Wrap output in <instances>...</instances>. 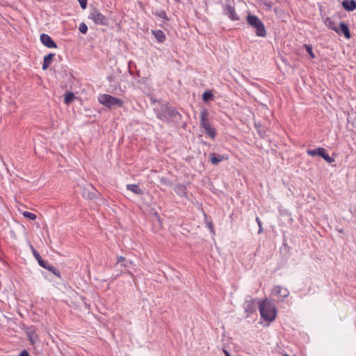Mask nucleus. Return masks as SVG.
I'll list each match as a JSON object with an SVG mask.
<instances>
[{
	"label": "nucleus",
	"mask_w": 356,
	"mask_h": 356,
	"mask_svg": "<svg viewBox=\"0 0 356 356\" xmlns=\"http://www.w3.org/2000/svg\"><path fill=\"white\" fill-rule=\"evenodd\" d=\"M98 101L100 104L108 108L113 106L122 107L123 105V101L122 99L107 94H100L98 96Z\"/></svg>",
	"instance_id": "nucleus-3"
},
{
	"label": "nucleus",
	"mask_w": 356,
	"mask_h": 356,
	"mask_svg": "<svg viewBox=\"0 0 356 356\" xmlns=\"http://www.w3.org/2000/svg\"><path fill=\"white\" fill-rule=\"evenodd\" d=\"M88 26L86 25V23L84 22H82L79 24V31L81 33H86L87 31H88Z\"/></svg>",
	"instance_id": "nucleus-26"
},
{
	"label": "nucleus",
	"mask_w": 356,
	"mask_h": 356,
	"mask_svg": "<svg viewBox=\"0 0 356 356\" xmlns=\"http://www.w3.org/2000/svg\"><path fill=\"white\" fill-rule=\"evenodd\" d=\"M228 159H229L228 155H220V154L216 155L214 153H211L209 154V160L213 165H218L221 161H222L224 160H228Z\"/></svg>",
	"instance_id": "nucleus-11"
},
{
	"label": "nucleus",
	"mask_w": 356,
	"mask_h": 356,
	"mask_svg": "<svg viewBox=\"0 0 356 356\" xmlns=\"http://www.w3.org/2000/svg\"><path fill=\"white\" fill-rule=\"evenodd\" d=\"M200 126L202 127L205 133L211 138H214L216 135V130L210 124L208 119V112L204 109L200 113Z\"/></svg>",
	"instance_id": "nucleus-4"
},
{
	"label": "nucleus",
	"mask_w": 356,
	"mask_h": 356,
	"mask_svg": "<svg viewBox=\"0 0 356 356\" xmlns=\"http://www.w3.org/2000/svg\"><path fill=\"white\" fill-rule=\"evenodd\" d=\"M284 356H289V355H287V354H285Z\"/></svg>",
	"instance_id": "nucleus-34"
},
{
	"label": "nucleus",
	"mask_w": 356,
	"mask_h": 356,
	"mask_svg": "<svg viewBox=\"0 0 356 356\" xmlns=\"http://www.w3.org/2000/svg\"><path fill=\"white\" fill-rule=\"evenodd\" d=\"M60 76L64 79L61 82V87H67V86H71L73 83L74 76L72 74L68 72L67 70H64L63 71L59 73Z\"/></svg>",
	"instance_id": "nucleus-7"
},
{
	"label": "nucleus",
	"mask_w": 356,
	"mask_h": 356,
	"mask_svg": "<svg viewBox=\"0 0 356 356\" xmlns=\"http://www.w3.org/2000/svg\"><path fill=\"white\" fill-rule=\"evenodd\" d=\"M54 56H55L54 54L49 53L44 57L42 66V69L43 70H47L49 67V65H51V63L53 60V58L54 57Z\"/></svg>",
	"instance_id": "nucleus-13"
},
{
	"label": "nucleus",
	"mask_w": 356,
	"mask_h": 356,
	"mask_svg": "<svg viewBox=\"0 0 356 356\" xmlns=\"http://www.w3.org/2000/svg\"><path fill=\"white\" fill-rule=\"evenodd\" d=\"M124 260L125 259L123 257H118L117 264H122Z\"/></svg>",
	"instance_id": "nucleus-29"
},
{
	"label": "nucleus",
	"mask_w": 356,
	"mask_h": 356,
	"mask_svg": "<svg viewBox=\"0 0 356 356\" xmlns=\"http://www.w3.org/2000/svg\"><path fill=\"white\" fill-rule=\"evenodd\" d=\"M152 33L159 42H163L165 40V35L161 30H152Z\"/></svg>",
	"instance_id": "nucleus-17"
},
{
	"label": "nucleus",
	"mask_w": 356,
	"mask_h": 356,
	"mask_svg": "<svg viewBox=\"0 0 356 356\" xmlns=\"http://www.w3.org/2000/svg\"><path fill=\"white\" fill-rule=\"evenodd\" d=\"M75 96L72 92L67 91L64 95V103L67 105H70L74 100Z\"/></svg>",
	"instance_id": "nucleus-21"
},
{
	"label": "nucleus",
	"mask_w": 356,
	"mask_h": 356,
	"mask_svg": "<svg viewBox=\"0 0 356 356\" xmlns=\"http://www.w3.org/2000/svg\"><path fill=\"white\" fill-rule=\"evenodd\" d=\"M78 1L80 3L81 7L83 9H86L87 8L88 0H78Z\"/></svg>",
	"instance_id": "nucleus-28"
},
{
	"label": "nucleus",
	"mask_w": 356,
	"mask_h": 356,
	"mask_svg": "<svg viewBox=\"0 0 356 356\" xmlns=\"http://www.w3.org/2000/svg\"><path fill=\"white\" fill-rule=\"evenodd\" d=\"M342 6L346 10L353 11L356 9V1L354 0H344Z\"/></svg>",
	"instance_id": "nucleus-15"
},
{
	"label": "nucleus",
	"mask_w": 356,
	"mask_h": 356,
	"mask_svg": "<svg viewBox=\"0 0 356 356\" xmlns=\"http://www.w3.org/2000/svg\"><path fill=\"white\" fill-rule=\"evenodd\" d=\"M273 293L275 296L281 298H286L289 294V292L287 289L282 288L280 286H275L273 289Z\"/></svg>",
	"instance_id": "nucleus-12"
},
{
	"label": "nucleus",
	"mask_w": 356,
	"mask_h": 356,
	"mask_svg": "<svg viewBox=\"0 0 356 356\" xmlns=\"http://www.w3.org/2000/svg\"><path fill=\"white\" fill-rule=\"evenodd\" d=\"M255 220H256V222L258 224V227H259L258 233L261 234V233L263 232V227H262L261 221V220H260V218L259 217H256Z\"/></svg>",
	"instance_id": "nucleus-27"
},
{
	"label": "nucleus",
	"mask_w": 356,
	"mask_h": 356,
	"mask_svg": "<svg viewBox=\"0 0 356 356\" xmlns=\"http://www.w3.org/2000/svg\"><path fill=\"white\" fill-rule=\"evenodd\" d=\"M40 41L42 44L48 47V48H57L58 46L56 43L53 40V39L47 34L42 33L40 35Z\"/></svg>",
	"instance_id": "nucleus-9"
},
{
	"label": "nucleus",
	"mask_w": 356,
	"mask_h": 356,
	"mask_svg": "<svg viewBox=\"0 0 356 356\" xmlns=\"http://www.w3.org/2000/svg\"><path fill=\"white\" fill-rule=\"evenodd\" d=\"M304 47L305 48L307 52L309 54L312 58H315V55L313 52L312 47L311 45L304 44Z\"/></svg>",
	"instance_id": "nucleus-25"
},
{
	"label": "nucleus",
	"mask_w": 356,
	"mask_h": 356,
	"mask_svg": "<svg viewBox=\"0 0 356 356\" xmlns=\"http://www.w3.org/2000/svg\"><path fill=\"white\" fill-rule=\"evenodd\" d=\"M127 189L131 191L136 195H142L143 193V190L136 184H127Z\"/></svg>",
	"instance_id": "nucleus-19"
},
{
	"label": "nucleus",
	"mask_w": 356,
	"mask_h": 356,
	"mask_svg": "<svg viewBox=\"0 0 356 356\" xmlns=\"http://www.w3.org/2000/svg\"><path fill=\"white\" fill-rule=\"evenodd\" d=\"M223 11L225 15H226L230 20L232 21H238L239 20V16L236 12L234 3L232 1V3L227 4L223 7Z\"/></svg>",
	"instance_id": "nucleus-6"
},
{
	"label": "nucleus",
	"mask_w": 356,
	"mask_h": 356,
	"mask_svg": "<svg viewBox=\"0 0 356 356\" xmlns=\"http://www.w3.org/2000/svg\"><path fill=\"white\" fill-rule=\"evenodd\" d=\"M165 15H166V14H165V12H163V13L160 15V16H161V17H163V18H164V17H165Z\"/></svg>",
	"instance_id": "nucleus-32"
},
{
	"label": "nucleus",
	"mask_w": 356,
	"mask_h": 356,
	"mask_svg": "<svg viewBox=\"0 0 356 356\" xmlns=\"http://www.w3.org/2000/svg\"><path fill=\"white\" fill-rule=\"evenodd\" d=\"M19 356H29V354L26 350H23Z\"/></svg>",
	"instance_id": "nucleus-30"
},
{
	"label": "nucleus",
	"mask_w": 356,
	"mask_h": 356,
	"mask_svg": "<svg viewBox=\"0 0 356 356\" xmlns=\"http://www.w3.org/2000/svg\"><path fill=\"white\" fill-rule=\"evenodd\" d=\"M23 216L25 218H28L29 220H34L36 219V215L34 214L33 213H31L29 211H24L23 213Z\"/></svg>",
	"instance_id": "nucleus-24"
},
{
	"label": "nucleus",
	"mask_w": 356,
	"mask_h": 356,
	"mask_svg": "<svg viewBox=\"0 0 356 356\" xmlns=\"http://www.w3.org/2000/svg\"><path fill=\"white\" fill-rule=\"evenodd\" d=\"M246 21L248 25L255 29V33L257 36L266 37V30L264 24L257 16L248 13Z\"/></svg>",
	"instance_id": "nucleus-2"
},
{
	"label": "nucleus",
	"mask_w": 356,
	"mask_h": 356,
	"mask_svg": "<svg viewBox=\"0 0 356 356\" xmlns=\"http://www.w3.org/2000/svg\"><path fill=\"white\" fill-rule=\"evenodd\" d=\"M224 353H225V356H230V355H229V353H228V351H227V350H224Z\"/></svg>",
	"instance_id": "nucleus-31"
},
{
	"label": "nucleus",
	"mask_w": 356,
	"mask_h": 356,
	"mask_svg": "<svg viewBox=\"0 0 356 356\" xmlns=\"http://www.w3.org/2000/svg\"><path fill=\"white\" fill-rule=\"evenodd\" d=\"M325 25L330 29L334 31L337 33H339V29L336 24L330 17H326L325 19Z\"/></svg>",
	"instance_id": "nucleus-16"
},
{
	"label": "nucleus",
	"mask_w": 356,
	"mask_h": 356,
	"mask_svg": "<svg viewBox=\"0 0 356 356\" xmlns=\"http://www.w3.org/2000/svg\"><path fill=\"white\" fill-rule=\"evenodd\" d=\"M204 220H205L207 227L209 229L210 232L212 234H215V229H214V227H213L211 220L208 218V216L206 213H204Z\"/></svg>",
	"instance_id": "nucleus-22"
},
{
	"label": "nucleus",
	"mask_w": 356,
	"mask_h": 356,
	"mask_svg": "<svg viewBox=\"0 0 356 356\" xmlns=\"http://www.w3.org/2000/svg\"><path fill=\"white\" fill-rule=\"evenodd\" d=\"M213 95L212 92L210 90L205 91L202 95V99L204 102H209V100L213 99Z\"/></svg>",
	"instance_id": "nucleus-23"
},
{
	"label": "nucleus",
	"mask_w": 356,
	"mask_h": 356,
	"mask_svg": "<svg viewBox=\"0 0 356 356\" xmlns=\"http://www.w3.org/2000/svg\"><path fill=\"white\" fill-rule=\"evenodd\" d=\"M30 246H31V252H32L34 257L35 258V259L38 261L39 265L40 266H44V264L47 261H45V260L42 259V258L40 255L39 252L34 248V247L32 245H31Z\"/></svg>",
	"instance_id": "nucleus-18"
},
{
	"label": "nucleus",
	"mask_w": 356,
	"mask_h": 356,
	"mask_svg": "<svg viewBox=\"0 0 356 356\" xmlns=\"http://www.w3.org/2000/svg\"><path fill=\"white\" fill-rule=\"evenodd\" d=\"M261 316L266 321H273L277 316L275 305L268 299L258 301Z\"/></svg>",
	"instance_id": "nucleus-1"
},
{
	"label": "nucleus",
	"mask_w": 356,
	"mask_h": 356,
	"mask_svg": "<svg viewBox=\"0 0 356 356\" xmlns=\"http://www.w3.org/2000/svg\"><path fill=\"white\" fill-rule=\"evenodd\" d=\"M42 268L49 270L54 275L60 277L59 270L54 266L50 265L48 261H47L44 266H42Z\"/></svg>",
	"instance_id": "nucleus-20"
},
{
	"label": "nucleus",
	"mask_w": 356,
	"mask_h": 356,
	"mask_svg": "<svg viewBox=\"0 0 356 356\" xmlns=\"http://www.w3.org/2000/svg\"><path fill=\"white\" fill-rule=\"evenodd\" d=\"M90 18L97 24H101V25H106L107 24L106 18L102 14L99 13L97 11H94L91 14Z\"/></svg>",
	"instance_id": "nucleus-10"
},
{
	"label": "nucleus",
	"mask_w": 356,
	"mask_h": 356,
	"mask_svg": "<svg viewBox=\"0 0 356 356\" xmlns=\"http://www.w3.org/2000/svg\"><path fill=\"white\" fill-rule=\"evenodd\" d=\"M257 305H258V302H257L256 300H254L253 298L247 300L244 303V309H245V312L248 315L255 312Z\"/></svg>",
	"instance_id": "nucleus-8"
},
{
	"label": "nucleus",
	"mask_w": 356,
	"mask_h": 356,
	"mask_svg": "<svg viewBox=\"0 0 356 356\" xmlns=\"http://www.w3.org/2000/svg\"><path fill=\"white\" fill-rule=\"evenodd\" d=\"M307 153L308 155L312 156H319L324 159L328 163H332L334 161V159L330 156V155L327 153L325 149L323 147H318L313 149H307Z\"/></svg>",
	"instance_id": "nucleus-5"
},
{
	"label": "nucleus",
	"mask_w": 356,
	"mask_h": 356,
	"mask_svg": "<svg viewBox=\"0 0 356 356\" xmlns=\"http://www.w3.org/2000/svg\"><path fill=\"white\" fill-rule=\"evenodd\" d=\"M338 28L339 29V34L343 33L346 38H347V39L350 38L351 35H350V33L349 31V28L346 24H345L344 22H341L339 24V27H338Z\"/></svg>",
	"instance_id": "nucleus-14"
},
{
	"label": "nucleus",
	"mask_w": 356,
	"mask_h": 356,
	"mask_svg": "<svg viewBox=\"0 0 356 356\" xmlns=\"http://www.w3.org/2000/svg\"><path fill=\"white\" fill-rule=\"evenodd\" d=\"M30 341H31V342L32 343H33V339H32V338H31V339H30Z\"/></svg>",
	"instance_id": "nucleus-33"
}]
</instances>
